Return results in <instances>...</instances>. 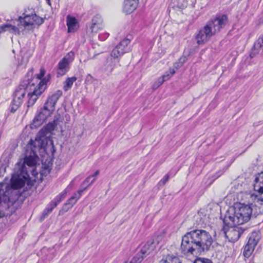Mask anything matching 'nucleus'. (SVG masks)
<instances>
[{"mask_svg": "<svg viewBox=\"0 0 263 263\" xmlns=\"http://www.w3.org/2000/svg\"><path fill=\"white\" fill-rule=\"evenodd\" d=\"M227 229L224 230L225 236L230 241L235 242L238 240L244 230L241 227L230 225Z\"/></svg>", "mask_w": 263, "mask_h": 263, "instance_id": "9d476101", "label": "nucleus"}, {"mask_svg": "<svg viewBox=\"0 0 263 263\" xmlns=\"http://www.w3.org/2000/svg\"><path fill=\"white\" fill-rule=\"evenodd\" d=\"M213 242L208 232L196 229L186 233L182 237L180 249L184 255L197 256L210 250Z\"/></svg>", "mask_w": 263, "mask_h": 263, "instance_id": "f257e3e1", "label": "nucleus"}, {"mask_svg": "<svg viewBox=\"0 0 263 263\" xmlns=\"http://www.w3.org/2000/svg\"><path fill=\"white\" fill-rule=\"evenodd\" d=\"M91 178V176H89L82 183V185H85V184H87V183H89L87 186H86L85 187H86V189L87 188L88 186H89V185H90L91 184H92L96 180V178H93L91 181H90V179Z\"/></svg>", "mask_w": 263, "mask_h": 263, "instance_id": "c85d7f7f", "label": "nucleus"}, {"mask_svg": "<svg viewBox=\"0 0 263 263\" xmlns=\"http://www.w3.org/2000/svg\"><path fill=\"white\" fill-rule=\"evenodd\" d=\"M46 1H47V2H49V1H50V0H46Z\"/></svg>", "mask_w": 263, "mask_h": 263, "instance_id": "4c0bfd02", "label": "nucleus"}, {"mask_svg": "<svg viewBox=\"0 0 263 263\" xmlns=\"http://www.w3.org/2000/svg\"><path fill=\"white\" fill-rule=\"evenodd\" d=\"M255 246H252L248 242L247 245L244 248L243 255L245 257H249L253 252Z\"/></svg>", "mask_w": 263, "mask_h": 263, "instance_id": "b1692460", "label": "nucleus"}, {"mask_svg": "<svg viewBox=\"0 0 263 263\" xmlns=\"http://www.w3.org/2000/svg\"><path fill=\"white\" fill-rule=\"evenodd\" d=\"M86 190V187L79 190L77 192L74 193L73 195L68 199L62 206V210L67 212L71 209L77 202L78 200L81 197L82 193Z\"/></svg>", "mask_w": 263, "mask_h": 263, "instance_id": "f8f14e48", "label": "nucleus"}, {"mask_svg": "<svg viewBox=\"0 0 263 263\" xmlns=\"http://www.w3.org/2000/svg\"><path fill=\"white\" fill-rule=\"evenodd\" d=\"M193 263H213V262L210 259L207 258H198Z\"/></svg>", "mask_w": 263, "mask_h": 263, "instance_id": "c756f323", "label": "nucleus"}, {"mask_svg": "<svg viewBox=\"0 0 263 263\" xmlns=\"http://www.w3.org/2000/svg\"><path fill=\"white\" fill-rule=\"evenodd\" d=\"M57 206V202H54L51 201L47 206L46 209L44 210L43 212L42 217L41 219H44L46 217H47L49 213H50L53 209Z\"/></svg>", "mask_w": 263, "mask_h": 263, "instance_id": "412c9836", "label": "nucleus"}, {"mask_svg": "<svg viewBox=\"0 0 263 263\" xmlns=\"http://www.w3.org/2000/svg\"><path fill=\"white\" fill-rule=\"evenodd\" d=\"M186 61V58L185 57H183L180 58L179 60V63H176L175 64V66L176 68H178L180 66H181Z\"/></svg>", "mask_w": 263, "mask_h": 263, "instance_id": "2f4dec72", "label": "nucleus"}, {"mask_svg": "<svg viewBox=\"0 0 263 263\" xmlns=\"http://www.w3.org/2000/svg\"><path fill=\"white\" fill-rule=\"evenodd\" d=\"M77 80V78L76 77H72L67 78L64 83L63 89L64 91H67L70 89L71 88L73 83L76 81Z\"/></svg>", "mask_w": 263, "mask_h": 263, "instance_id": "5701e85b", "label": "nucleus"}, {"mask_svg": "<svg viewBox=\"0 0 263 263\" xmlns=\"http://www.w3.org/2000/svg\"><path fill=\"white\" fill-rule=\"evenodd\" d=\"M13 23V25L7 23L1 25L0 34L2 32L8 31L10 33L20 35L21 32L23 31L20 24H18V20H15Z\"/></svg>", "mask_w": 263, "mask_h": 263, "instance_id": "9b49d317", "label": "nucleus"}, {"mask_svg": "<svg viewBox=\"0 0 263 263\" xmlns=\"http://www.w3.org/2000/svg\"><path fill=\"white\" fill-rule=\"evenodd\" d=\"M74 56V53L73 51H70L62 60L70 64L73 61Z\"/></svg>", "mask_w": 263, "mask_h": 263, "instance_id": "a878e982", "label": "nucleus"}, {"mask_svg": "<svg viewBox=\"0 0 263 263\" xmlns=\"http://www.w3.org/2000/svg\"><path fill=\"white\" fill-rule=\"evenodd\" d=\"M66 22L68 27V31L69 32H73L77 30L79 25L76 18L68 15L66 18Z\"/></svg>", "mask_w": 263, "mask_h": 263, "instance_id": "6ab92c4d", "label": "nucleus"}, {"mask_svg": "<svg viewBox=\"0 0 263 263\" xmlns=\"http://www.w3.org/2000/svg\"><path fill=\"white\" fill-rule=\"evenodd\" d=\"M144 255H142L141 253V252L140 253L136 254L131 260L130 262L129 263H140L142 261V260L143 259Z\"/></svg>", "mask_w": 263, "mask_h": 263, "instance_id": "cd10ccee", "label": "nucleus"}, {"mask_svg": "<svg viewBox=\"0 0 263 263\" xmlns=\"http://www.w3.org/2000/svg\"><path fill=\"white\" fill-rule=\"evenodd\" d=\"M161 238V236H158L157 238H153L148 240L146 243L144 245V246L142 248L140 251L142 255H144L145 256L149 254L155 249L156 246L159 244Z\"/></svg>", "mask_w": 263, "mask_h": 263, "instance_id": "ddd939ff", "label": "nucleus"}, {"mask_svg": "<svg viewBox=\"0 0 263 263\" xmlns=\"http://www.w3.org/2000/svg\"><path fill=\"white\" fill-rule=\"evenodd\" d=\"M69 64L66 62L61 60L58 64L57 76L58 77L64 76L69 69Z\"/></svg>", "mask_w": 263, "mask_h": 263, "instance_id": "a211bd4d", "label": "nucleus"}, {"mask_svg": "<svg viewBox=\"0 0 263 263\" xmlns=\"http://www.w3.org/2000/svg\"><path fill=\"white\" fill-rule=\"evenodd\" d=\"M138 0H125L123 4V11L126 14L132 13L137 7Z\"/></svg>", "mask_w": 263, "mask_h": 263, "instance_id": "2eb2a0df", "label": "nucleus"}, {"mask_svg": "<svg viewBox=\"0 0 263 263\" xmlns=\"http://www.w3.org/2000/svg\"><path fill=\"white\" fill-rule=\"evenodd\" d=\"M227 15H218L209 20L205 25L200 29L195 35L198 45H203L207 42L212 36L219 32L228 24Z\"/></svg>", "mask_w": 263, "mask_h": 263, "instance_id": "39448f33", "label": "nucleus"}, {"mask_svg": "<svg viewBox=\"0 0 263 263\" xmlns=\"http://www.w3.org/2000/svg\"><path fill=\"white\" fill-rule=\"evenodd\" d=\"M33 80H24L17 87L14 92L13 99L10 106V111L14 112L23 102L26 92L28 93V107L32 106L40 96L46 88V84L48 79L46 78L40 81L35 86Z\"/></svg>", "mask_w": 263, "mask_h": 263, "instance_id": "f03ea898", "label": "nucleus"}, {"mask_svg": "<svg viewBox=\"0 0 263 263\" xmlns=\"http://www.w3.org/2000/svg\"><path fill=\"white\" fill-rule=\"evenodd\" d=\"M108 36V33H105L104 35H101V34H100L99 35V37L101 40H104V39L107 38Z\"/></svg>", "mask_w": 263, "mask_h": 263, "instance_id": "72a5a7b5", "label": "nucleus"}, {"mask_svg": "<svg viewBox=\"0 0 263 263\" xmlns=\"http://www.w3.org/2000/svg\"><path fill=\"white\" fill-rule=\"evenodd\" d=\"M74 56V53L73 51H70L62 60L70 64L73 61Z\"/></svg>", "mask_w": 263, "mask_h": 263, "instance_id": "bb28decb", "label": "nucleus"}, {"mask_svg": "<svg viewBox=\"0 0 263 263\" xmlns=\"http://www.w3.org/2000/svg\"><path fill=\"white\" fill-rule=\"evenodd\" d=\"M130 43L129 38H125L122 40L120 43L112 50L110 56L111 61L112 64L111 65V71L117 63L119 62V58L122 56L125 53L130 50V48L128 47Z\"/></svg>", "mask_w": 263, "mask_h": 263, "instance_id": "6e6552de", "label": "nucleus"}, {"mask_svg": "<svg viewBox=\"0 0 263 263\" xmlns=\"http://www.w3.org/2000/svg\"><path fill=\"white\" fill-rule=\"evenodd\" d=\"M44 136H41V132H39L34 140H31L30 143L27 145L25 152V157L24 160V165L22 166L21 173L24 179L29 177V171L27 170L25 164L30 167H33L30 172L35 176L37 174L36 170L34 168L39 160V157L37 155V151L44 146Z\"/></svg>", "mask_w": 263, "mask_h": 263, "instance_id": "7ed1b4c3", "label": "nucleus"}, {"mask_svg": "<svg viewBox=\"0 0 263 263\" xmlns=\"http://www.w3.org/2000/svg\"><path fill=\"white\" fill-rule=\"evenodd\" d=\"M159 263H181V262L178 257L168 255L165 259H162Z\"/></svg>", "mask_w": 263, "mask_h": 263, "instance_id": "4be33fe9", "label": "nucleus"}, {"mask_svg": "<svg viewBox=\"0 0 263 263\" xmlns=\"http://www.w3.org/2000/svg\"><path fill=\"white\" fill-rule=\"evenodd\" d=\"M62 95V91L58 90L50 96L39 114L34 118L31 128H37L41 125L47 118L51 116L55 110V105Z\"/></svg>", "mask_w": 263, "mask_h": 263, "instance_id": "0eeeda50", "label": "nucleus"}, {"mask_svg": "<svg viewBox=\"0 0 263 263\" xmlns=\"http://www.w3.org/2000/svg\"><path fill=\"white\" fill-rule=\"evenodd\" d=\"M227 15H218L209 20L205 25L200 29L195 35L198 45H203L207 42L212 36L219 32L228 24Z\"/></svg>", "mask_w": 263, "mask_h": 263, "instance_id": "20e7f679", "label": "nucleus"}, {"mask_svg": "<svg viewBox=\"0 0 263 263\" xmlns=\"http://www.w3.org/2000/svg\"><path fill=\"white\" fill-rule=\"evenodd\" d=\"M254 189L255 191L263 194V171L256 175L254 179ZM259 200L263 201V197L259 198Z\"/></svg>", "mask_w": 263, "mask_h": 263, "instance_id": "4468645a", "label": "nucleus"}, {"mask_svg": "<svg viewBox=\"0 0 263 263\" xmlns=\"http://www.w3.org/2000/svg\"><path fill=\"white\" fill-rule=\"evenodd\" d=\"M102 27V20L101 16L99 15H97L94 16L92 20V24L90 26L91 32L97 33Z\"/></svg>", "mask_w": 263, "mask_h": 263, "instance_id": "f3484780", "label": "nucleus"}, {"mask_svg": "<svg viewBox=\"0 0 263 263\" xmlns=\"http://www.w3.org/2000/svg\"><path fill=\"white\" fill-rule=\"evenodd\" d=\"M170 178L169 174H166L163 178L159 182V185L160 186L164 185L168 180Z\"/></svg>", "mask_w": 263, "mask_h": 263, "instance_id": "7c9ffc66", "label": "nucleus"}, {"mask_svg": "<svg viewBox=\"0 0 263 263\" xmlns=\"http://www.w3.org/2000/svg\"><path fill=\"white\" fill-rule=\"evenodd\" d=\"M256 207L252 204L242 205L239 208H231L226 213L223 221L229 225H240L249 221Z\"/></svg>", "mask_w": 263, "mask_h": 263, "instance_id": "423d86ee", "label": "nucleus"}, {"mask_svg": "<svg viewBox=\"0 0 263 263\" xmlns=\"http://www.w3.org/2000/svg\"><path fill=\"white\" fill-rule=\"evenodd\" d=\"M99 171L97 170L92 176H91V177H93L94 178H95V177L99 175Z\"/></svg>", "mask_w": 263, "mask_h": 263, "instance_id": "c9c22d12", "label": "nucleus"}, {"mask_svg": "<svg viewBox=\"0 0 263 263\" xmlns=\"http://www.w3.org/2000/svg\"><path fill=\"white\" fill-rule=\"evenodd\" d=\"M17 20L22 31L25 29L31 30L34 28L35 25H40L44 22L42 18L35 14L26 15L24 17L20 16Z\"/></svg>", "mask_w": 263, "mask_h": 263, "instance_id": "1a4fd4ad", "label": "nucleus"}, {"mask_svg": "<svg viewBox=\"0 0 263 263\" xmlns=\"http://www.w3.org/2000/svg\"><path fill=\"white\" fill-rule=\"evenodd\" d=\"M45 71L44 69L41 68L40 69V72L39 74L36 75V79L38 80H41L45 75Z\"/></svg>", "mask_w": 263, "mask_h": 263, "instance_id": "473e14b6", "label": "nucleus"}, {"mask_svg": "<svg viewBox=\"0 0 263 263\" xmlns=\"http://www.w3.org/2000/svg\"><path fill=\"white\" fill-rule=\"evenodd\" d=\"M254 215L255 217L256 216V214L255 213L254 214Z\"/></svg>", "mask_w": 263, "mask_h": 263, "instance_id": "e433bc0d", "label": "nucleus"}, {"mask_svg": "<svg viewBox=\"0 0 263 263\" xmlns=\"http://www.w3.org/2000/svg\"><path fill=\"white\" fill-rule=\"evenodd\" d=\"M261 235L259 231H255L252 232L249 237L248 242L252 246H256L257 245L258 241L260 239Z\"/></svg>", "mask_w": 263, "mask_h": 263, "instance_id": "aec40b11", "label": "nucleus"}, {"mask_svg": "<svg viewBox=\"0 0 263 263\" xmlns=\"http://www.w3.org/2000/svg\"><path fill=\"white\" fill-rule=\"evenodd\" d=\"M67 188L65 189L52 201L54 202H57L58 205L66 197L67 194Z\"/></svg>", "mask_w": 263, "mask_h": 263, "instance_id": "393cba45", "label": "nucleus"}, {"mask_svg": "<svg viewBox=\"0 0 263 263\" xmlns=\"http://www.w3.org/2000/svg\"><path fill=\"white\" fill-rule=\"evenodd\" d=\"M175 73V70L174 69H170L168 71H166L164 75H163L161 77L158 79V80L155 82L153 85L154 88H157L161 85L163 84V83L170 79V78Z\"/></svg>", "mask_w": 263, "mask_h": 263, "instance_id": "dca6fc26", "label": "nucleus"}, {"mask_svg": "<svg viewBox=\"0 0 263 263\" xmlns=\"http://www.w3.org/2000/svg\"><path fill=\"white\" fill-rule=\"evenodd\" d=\"M48 129L50 130H53L54 129V126L52 124H49L47 125V126Z\"/></svg>", "mask_w": 263, "mask_h": 263, "instance_id": "f704fd0d", "label": "nucleus"}]
</instances>
